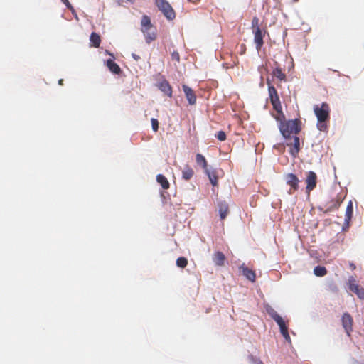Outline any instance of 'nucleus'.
<instances>
[{
	"label": "nucleus",
	"mask_w": 364,
	"mask_h": 364,
	"mask_svg": "<svg viewBox=\"0 0 364 364\" xmlns=\"http://www.w3.org/2000/svg\"><path fill=\"white\" fill-rule=\"evenodd\" d=\"M314 112L317 118V128L321 132H326L330 120L329 105L327 102H323L321 105H316L314 106Z\"/></svg>",
	"instance_id": "obj_1"
},
{
	"label": "nucleus",
	"mask_w": 364,
	"mask_h": 364,
	"mask_svg": "<svg viewBox=\"0 0 364 364\" xmlns=\"http://www.w3.org/2000/svg\"><path fill=\"white\" fill-rule=\"evenodd\" d=\"M279 128L284 138H289L291 134L296 135L301 131V121L299 119L288 120L280 123Z\"/></svg>",
	"instance_id": "obj_2"
},
{
	"label": "nucleus",
	"mask_w": 364,
	"mask_h": 364,
	"mask_svg": "<svg viewBox=\"0 0 364 364\" xmlns=\"http://www.w3.org/2000/svg\"><path fill=\"white\" fill-rule=\"evenodd\" d=\"M141 31L144 33L147 43H150L156 38V29L151 23L149 16L147 15H143L141 17Z\"/></svg>",
	"instance_id": "obj_3"
},
{
	"label": "nucleus",
	"mask_w": 364,
	"mask_h": 364,
	"mask_svg": "<svg viewBox=\"0 0 364 364\" xmlns=\"http://www.w3.org/2000/svg\"><path fill=\"white\" fill-rule=\"evenodd\" d=\"M155 4L168 20L176 18V13L166 0H155Z\"/></svg>",
	"instance_id": "obj_4"
},
{
	"label": "nucleus",
	"mask_w": 364,
	"mask_h": 364,
	"mask_svg": "<svg viewBox=\"0 0 364 364\" xmlns=\"http://www.w3.org/2000/svg\"><path fill=\"white\" fill-rule=\"evenodd\" d=\"M286 145L290 148V154L296 157L300 151V139L297 136H289V138H285Z\"/></svg>",
	"instance_id": "obj_5"
},
{
	"label": "nucleus",
	"mask_w": 364,
	"mask_h": 364,
	"mask_svg": "<svg viewBox=\"0 0 364 364\" xmlns=\"http://www.w3.org/2000/svg\"><path fill=\"white\" fill-rule=\"evenodd\" d=\"M267 83L268 85V92L270 102L272 105L274 109H279L280 106H282V105L277 90L273 85H270V82L268 80Z\"/></svg>",
	"instance_id": "obj_6"
},
{
	"label": "nucleus",
	"mask_w": 364,
	"mask_h": 364,
	"mask_svg": "<svg viewBox=\"0 0 364 364\" xmlns=\"http://www.w3.org/2000/svg\"><path fill=\"white\" fill-rule=\"evenodd\" d=\"M349 289L355 293L360 299H364V288L360 287L357 283L354 277L350 276L348 280Z\"/></svg>",
	"instance_id": "obj_7"
},
{
	"label": "nucleus",
	"mask_w": 364,
	"mask_h": 364,
	"mask_svg": "<svg viewBox=\"0 0 364 364\" xmlns=\"http://www.w3.org/2000/svg\"><path fill=\"white\" fill-rule=\"evenodd\" d=\"M286 183L290 186L288 191L289 194H293L296 191L299 189V179L294 173H287L285 176Z\"/></svg>",
	"instance_id": "obj_8"
},
{
	"label": "nucleus",
	"mask_w": 364,
	"mask_h": 364,
	"mask_svg": "<svg viewBox=\"0 0 364 364\" xmlns=\"http://www.w3.org/2000/svg\"><path fill=\"white\" fill-rule=\"evenodd\" d=\"M343 328L348 336L353 331V318L348 313H344L341 318Z\"/></svg>",
	"instance_id": "obj_9"
},
{
	"label": "nucleus",
	"mask_w": 364,
	"mask_h": 364,
	"mask_svg": "<svg viewBox=\"0 0 364 364\" xmlns=\"http://www.w3.org/2000/svg\"><path fill=\"white\" fill-rule=\"evenodd\" d=\"M306 183V191L308 194H309L310 192L313 191L316 186L317 176L315 172L310 171L307 173Z\"/></svg>",
	"instance_id": "obj_10"
},
{
	"label": "nucleus",
	"mask_w": 364,
	"mask_h": 364,
	"mask_svg": "<svg viewBox=\"0 0 364 364\" xmlns=\"http://www.w3.org/2000/svg\"><path fill=\"white\" fill-rule=\"evenodd\" d=\"M254 33V42L256 45V49L259 51L264 44L263 38L265 31L261 28H257L252 31Z\"/></svg>",
	"instance_id": "obj_11"
},
{
	"label": "nucleus",
	"mask_w": 364,
	"mask_h": 364,
	"mask_svg": "<svg viewBox=\"0 0 364 364\" xmlns=\"http://www.w3.org/2000/svg\"><path fill=\"white\" fill-rule=\"evenodd\" d=\"M182 88L188 104L191 105H195L196 103V95L194 91L186 85H183Z\"/></svg>",
	"instance_id": "obj_12"
},
{
	"label": "nucleus",
	"mask_w": 364,
	"mask_h": 364,
	"mask_svg": "<svg viewBox=\"0 0 364 364\" xmlns=\"http://www.w3.org/2000/svg\"><path fill=\"white\" fill-rule=\"evenodd\" d=\"M240 269L242 271V274L250 282H255L256 275L255 271L247 267L244 264L240 267Z\"/></svg>",
	"instance_id": "obj_13"
},
{
	"label": "nucleus",
	"mask_w": 364,
	"mask_h": 364,
	"mask_svg": "<svg viewBox=\"0 0 364 364\" xmlns=\"http://www.w3.org/2000/svg\"><path fill=\"white\" fill-rule=\"evenodd\" d=\"M277 323L279 326L281 334L287 341L291 343V338L288 332V327L286 325L284 319L282 318V320L277 321Z\"/></svg>",
	"instance_id": "obj_14"
},
{
	"label": "nucleus",
	"mask_w": 364,
	"mask_h": 364,
	"mask_svg": "<svg viewBox=\"0 0 364 364\" xmlns=\"http://www.w3.org/2000/svg\"><path fill=\"white\" fill-rule=\"evenodd\" d=\"M159 87L160 90L161 92H163L167 96H168V97L172 96V88H171V86L170 85L169 82L167 80H164L163 81H161L159 85Z\"/></svg>",
	"instance_id": "obj_15"
},
{
	"label": "nucleus",
	"mask_w": 364,
	"mask_h": 364,
	"mask_svg": "<svg viewBox=\"0 0 364 364\" xmlns=\"http://www.w3.org/2000/svg\"><path fill=\"white\" fill-rule=\"evenodd\" d=\"M218 211H219L220 218L222 220H224L229 213L228 204L225 201L220 202L218 203Z\"/></svg>",
	"instance_id": "obj_16"
},
{
	"label": "nucleus",
	"mask_w": 364,
	"mask_h": 364,
	"mask_svg": "<svg viewBox=\"0 0 364 364\" xmlns=\"http://www.w3.org/2000/svg\"><path fill=\"white\" fill-rule=\"evenodd\" d=\"M353 212V202L350 200L347 205L346 213H345V224L348 227L349 222L350 221Z\"/></svg>",
	"instance_id": "obj_17"
},
{
	"label": "nucleus",
	"mask_w": 364,
	"mask_h": 364,
	"mask_svg": "<svg viewBox=\"0 0 364 364\" xmlns=\"http://www.w3.org/2000/svg\"><path fill=\"white\" fill-rule=\"evenodd\" d=\"M213 260L216 265L223 266L225 261V256L222 252L218 251L214 253Z\"/></svg>",
	"instance_id": "obj_18"
},
{
	"label": "nucleus",
	"mask_w": 364,
	"mask_h": 364,
	"mask_svg": "<svg viewBox=\"0 0 364 364\" xmlns=\"http://www.w3.org/2000/svg\"><path fill=\"white\" fill-rule=\"evenodd\" d=\"M106 65L114 74H119L121 73L120 67L112 59H108L106 61Z\"/></svg>",
	"instance_id": "obj_19"
},
{
	"label": "nucleus",
	"mask_w": 364,
	"mask_h": 364,
	"mask_svg": "<svg viewBox=\"0 0 364 364\" xmlns=\"http://www.w3.org/2000/svg\"><path fill=\"white\" fill-rule=\"evenodd\" d=\"M91 46L95 48H99L101 43V38L97 33L92 32L90 37Z\"/></svg>",
	"instance_id": "obj_20"
},
{
	"label": "nucleus",
	"mask_w": 364,
	"mask_h": 364,
	"mask_svg": "<svg viewBox=\"0 0 364 364\" xmlns=\"http://www.w3.org/2000/svg\"><path fill=\"white\" fill-rule=\"evenodd\" d=\"M193 174V170L188 165H186L182 171V178L186 181L190 180Z\"/></svg>",
	"instance_id": "obj_21"
},
{
	"label": "nucleus",
	"mask_w": 364,
	"mask_h": 364,
	"mask_svg": "<svg viewBox=\"0 0 364 364\" xmlns=\"http://www.w3.org/2000/svg\"><path fill=\"white\" fill-rule=\"evenodd\" d=\"M272 75L277 77L279 81H286L287 77L285 73L282 71V70L279 67H277L272 71Z\"/></svg>",
	"instance_id": "obj_22"
},
{
	"label": "nucleus",
	"mask_w": 364,
	"mask_h": 364,
	"mask_svg": "<svg viewBox=\"0 0 364 364\" xmlns=\"http://www.w3.org/2000/svg\"><path fill=\"white\" fill-rule=\"evenodd\" d=\"M196 161L198 166H200L205 171H207L208 163L204 156L201 154H197L196 156Z\"/></svg>",
	"instance_id": "obj_23"
},
{
	"label": "nucleus",
	"mask_w": 364,
	"mask_h": 364,
	"mask_svg": "<svg viewBox=\"0 0 364 364\" xmlns=\"http://www.w3.org/2000/svg\"><path fill=\"white\" fill-rule=\"evenodd\" d=\"M157 182L161 186V187L166 190L169 188L170 184L167 178L162 174H159L156 176Z\"/></svg>",
	"instance_id": "obj_24"
},
{
	"label": "nucleus",
	"mask_w": 364,
	"mask_h": 364,
	"mask_svg": "<svg viewBox=\"0 0 364 364\" xmlns=\"http://www.w3.org/2000/svg\"><path fill=\"white\" fill-rule=\"evenodd\" d=\"M342 203V199L341 197H337L336 199H333L331 201L330 205L328 208L329 210H333L338 209Z\"/></svg>",
	"instance_id": "obj_25"
},
{
	"label": "nucleus",
	"mask_w": 364,
	"mask_h": 364,
	"mask_svg": "<svg viewBox=\"0 0 364 364\" xmlns=\"http://www.w3.org/2000/svg\"><path fill=\"white\" fill-rule=\"evenodd\" d=\"M277 112V114L274 116L275 119L280 123L285 122V115L282 112V107L280 106L279 109H274Z\"/></svg>",
	"instance_id": "obj_26"
},
{
	"label": "nucleus",
	"mask_w": 364,
	"mask_h": 364,
	"mask_svg": "<svg viewBox=\"0 0 364 364\" xmlns=\"http://www.w3.org/2000/svg\"><path fill=\"white\" fill-rule=\"evenodd\" d=\"M209 178V180L211 183V184L213 186H215L218 185V176L215 171H210L208 169L207 171H205Z\"/></svg>",
	"instance_id": "obj_27"
},
{
	"label": "nucleus",
	"mask_w": 364,
	"mask_h": 364,
	"mask_svg": "<svg viewBox=\"0 0 364 364\" xmlns=\"http://www.w3.org/2000/svg\"><path fill=\"white\" fill-rule=\"evenodd\" d=\"M314 273L317 277H323L327 274V269L325 267L316 266L314 269Z\"/></svg>",
	"instance_id": "obj_28"
},
{
	"label": "nucleus",
	"mask_w": 364,
	"mask_h": 364,
	"mask_svg": "<svg viewBox=\"0 0 364 364\" xmlns=\"http://www.w3.org/2000/svg\"><path fill=\"white\" fill-rule=\"evenodd\" d=\"M267 312L269 315L272 317V318H273L275 321L276 323L277 322V321L282 319V318L272 308L267 309Z\"/></svg>",
	"instance_id": "obj_29"
},
{
	"label": "nucleus",
	"mask_w": 364,
	"mask_h": 364,
	"mask_svg": "<svg viewBox=\"0 0 364 364\" xmlns=\"http://www.w3.org/2000/svg\"><path fill=\"white\" fill-rule=\"evenodd\" d=\"M188 264V260L184 257H180L176 259V265L180 268H185Z\"/></svg>",
	"instance_id": "obj_30"
},
{
	"label": "nucleus",
	"mask_w": 364,
	"mask_h": 364,
	"mask_svg": "<svg viewBox=\"0 0 364 364\" xmlns=\"http://www.w3.org/2000/svg\"><path fill=\"white\" fill-rule=\"evenodd\" d=\"M259 20L257 16L253 17L252 20V31L257 28H260L259 26Z\"/></svg>",
	"instance_id": "obj_31"
},
{
	"label": "nucleus",
	"mask_w": 364,
	"mask_h": 364,
	"mask_svg": "<svg viewBox=\"0 0 364 364\" xmlns=\"http://www.w3.org/2000/svg\"><path fill=\"white\" fill-rule=\"evenodd\" d=\"M215 136L217 137V139L221 141H223L226 139V134L225 133L223 132V131H220L218 132L216 134H215Z\"/></svg>",
	"instance_id": "obj_32"
},
{
	"label": "nucleus",
	"mask_w": 364,
	"mask_h": 364,
	"mask_svg": "<svg viewBox=\"0 0 364 364\" xmlns=\"http://www.w3.org/2000/svg\"><path fill=\"white\" fill-rule=\"evenodd\" d=\"M152 129L154 132H157L159 129V122L156 119L152 118L151 119Z\"/></svg>",
	"instance_id": "obj_33"
},
{
	"label": "nucleus",
	"mask_w": 364,
	"mask_h": 364,
	"mask_svg": "<svg viewBox=\"0 0 364 364\" xmlns=\"http://www.w3.org/2000/svg\"><path fill=\"white\" fill-rule=\"evenodd\" d=\"M171 59L173 60H176V62L178 63L180 61V55H179V53L177 51H173L171 53Z\"/></svg>",
	"instance_id": "obj_34"
},
{
	"label": "nucleus",
	"mask_w": 364,
	"mask_h": 364,
	"mask_svg": "<svg viewBox=\"0 0 364 364\" xmlns=\"http://www.w3.org/2000/svg\"><path fill=\"white\" fill-rule=\"evenodd\" d=\"M61 1L67 6V8L70 10H73V6L69 2L68 0H61Z\"/></svg>",
	"instance_id": "obj_35"
},
{
	"label": "nucleus",
	"mask_w": 364,
	"mask_h": 364,
	"mask_svg": "<svg viewBox=\"0 0 364 364\" xmlns=\"http://www.w3.org/2000/svg\"><path fill=\"white\" fill-rule=\"evenodd\" d=\"M251 361L255 363L256 364H264L260 360L256 359L253 355L250 357Z\"/></svg>",
	"instance_id": "obj_36"
},
{
	"label": "nucleus",
	"mask_w": 364,
	"mask_h": 364,
	"mask_svg": "<svg viewBox=\"0 0 364 364\" xmlns=\"http://www.w3.org/2000/svg\"><path fill=\"white\" fill-rule=\"evenodd\" d=\"M349 267L352 270H355L356 269V266L352 262L349 263Z\"/></svg>",
	"instance_id": "obj_37"
},
{
	"label": "nucleus",
	"mask_w": 364,
	"mask_h": 364,
	"mask_svg": "<svg viewBox=\"0 0 364 364\" xmlns=\"http://www.w3.org/2000/svg\"><path fill=\"white\" fill-rule=\"evenodd\" d=\"M132 57L136 60H138L139 59H140V57L139 55H137L135 53H133L132 54Z\"/></svg>",
	"instance_id": "obj_38"
},
{
	"label": "nucleus",
	"mask_w": 364,
	"mask_h": 364,
	"mask_svg": "<svg viewBox=\"0 0 364 364\" xmlns=\"http://www.w3.org/2000/svg\"><path fill=\"white\" fill-rule=\"evenodd\" d=\"M58 84H59L60 85H63V79L59 80H58Z\"/></svg>",
	"instance_id": "obj_39"
},
{
	"label": "nucleus",
	"mask_w": 364,
	"mask_h": 364,
	"mask_svg": "<svg viewBox=\"0 0 364 364\" xmlns=\"http://www.w3.org/2000/svg\"><path fill=\"white\" fill-rule=\"evenodd\" d=\"M241 48H244V51L245 50V46L244 44H242L241 45Z\"/></svg>",
	"instance_id": "obj_40"
},
{
	"label": "nucleus",
	"mask_w": 364,
	"mask_h": 364,
	"mask_svg": "<svg viewBox=\"0 0 364 364\" xmlns=\"http://www.w3.org/2000/svg\"><path fill=\"white\" fill-rule=\"evenodd\" d=\"M241 50H242V53H243L245 52V51H244V48H241Z\"/></svg>",
	"instance_id": "obj_41"
}]
</instances>
